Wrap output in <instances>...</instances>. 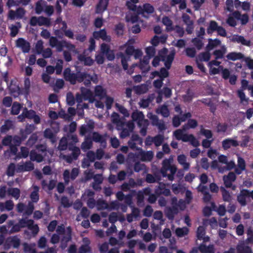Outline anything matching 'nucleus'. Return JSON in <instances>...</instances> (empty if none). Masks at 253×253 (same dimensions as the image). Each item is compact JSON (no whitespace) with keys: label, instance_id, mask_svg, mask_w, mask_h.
<instances>
[{"label":"nucleus","instance_id":"f257e3e1","mask_svg":"<svg viewBox=\"0 0 253 253\" xmlns=\"http://www.w3.org/2000/svg\"><path fill=\"white\" fill-rule=\"evenodd\" d=\"M82 73L81 71H77L76 73L72 72L70 68L67 67L63 71V76L65 80L71 84H75L82 80Z\"/></svg>","mask_w":253,"mask_h":253},{"label":"nucleus","instance_id":"f03ea898","mask_svg":"<svg viewBox=\"0 0 253 253\" xmlns=\"http://www.w3.org/2000/svg\"><path fill=\"white\" fill-rule=\"evenodd\" d=\"M236 179V174L233 172H229L228 175H224L223 177L224 184L226 188H231L232 190H235L236 186L232 184Z\"/></svg>","mask_w":253,"mask_h":253},{"label":"nucleus","instance_id":"7ed1b4c3","mask_svg":"<svg viewBox=\"0 0 253 253\" xmlns=\"http://www.w3.org/2000/svg\"><path fill=\"white\" fill-rule=\"evenodd\" d=\"M79 169L78 168H73L71 173L69 170L65 169L63 173V177L64 182L66 184H68L70 181V178L71 180H75L79 175Z\"/></svg>","mask_w":253,"mask_h":253},{"label":"nucleus","instance_id":"20e7f679","mask_svg":"<svg viewBox=\"0 0 253 253\" xmlns=\"http://www.w3.org/2000/svg\"><path fill=\"white\" fill-rule=\"evenodd\" d=\"M8 89H9L10 94L15 97L21 94V89L17 84L15 79L11 80L9 84H8Z\"/></svg>","mask_w":253,"mask_h":253},{"label":"nucleus","instance_id":"39448f33","mask_svg":"<svg viewBox=\"0 0 253 253\" xmlns=\"http://www.w3.org/2000/svg\"><path fill=\"white\" fill-rule=\"evenodd\" d=\"M15 45L17 47L20 48L24 53H29L31 49L30 43L23 38H19L16 41Z\"/></svg>","mask_w":253,"mask_h":253},{"label":"nucleus","instance_id":"423d86ee","mask_svg":"<svg viewBox=\"0 0 253 253\" xmlns=\"http://www.w3.org/2000/svg\"><path fill=\"white\" fill-rule=\"evenodd\" d=\"M20 245V240L16 236L9 237L7 238L5 241L4 247L6 249H8L12 246L13 248L17 249Z\"/></svg>","mask_w":253,"mask_h":253},{"label":"nucleus","instance_id":"0eeeda50","mask_svg":"<svg viewBox=\"0 0 253 253\" xmlns=\"http://www.w3.org/2000/svg\"><path fill=\"white\" fill-rule=\"evenodd\" d=\"M26 13V11L22 7H19L15 11L9 10L8 13V18L10 20L15 18L22 19Z\"/></svg>","mask_w":253,"mask_h":253},{"label":"nucleus","instance_id":"6e6552de","mask_svg":"<svg viewBox=\"0 0 253 253\" xmlns=\"http://www.w3.org/2000/svg\"><path fill=\"white\" fill-rule=\"evenodd\" d=\"M249 190L242 189L237 196V200L242 206H245L247 204L246 198H249Z\"/></svg>","mask_w":253,"mask_h":253},{"label":"nucleus","instance_id":"1a4fd4ad","mask_svg":"<svg viewBox=\"0 0 253 253\" xmlns=\"http://www.w3.org/2000/svg\"><path fill=\"white\" fill-rule=\"evenodd\" d=\"M131 118L134 121H137L138 127H141L143 123L147 122V120L144 119V116L142 112L135 111L131 115Z\"/></svg>","mask_w":253,"mask_h":253},{"label":"nucleus","instance_id":"9d476101","mask_svg":"<svg viewBox=\"0 0 253 253\" xmlns=\"http://www.w3.org/2000/svg\"><path fill=\"white\" fill-rule=\"evenodd\" d=\"M173 158L170 157L169 159H165L162 162V167L161 169V173L163 177H167V171L172 166L171 164Z\"/></svg>","mask_w":253,"mask_h":253},{"label":"nucleus","instance_id":"9b49d317","mask_svg":"<svg viewBox=\"0 0 253 253\" xmlns=\"http://www.w3.org/2000/svg\"><path fill=\"white\" fill-rule=\"evenodd\" d=\"M154 8L149 3H145L143 5V6H138V14H141L144 17H147L145 15V13L148 14H152L154 12Z\"/></svg>","mask_w":253,"mask_h":253},{"label":"nucleus","instance_id":"f8f14e48","mask_svg":"<svg viewBox=\"0 0 253 253\" xmlns=\"http://www.w3.org/2000/svg\"><path fill=\"white\" fill-rule=\"evenodd\" d=\"M93 37L95 39L102 40L103 41L109 42L111 38L107 35L106 31L105 29H100L99 31H94L93 33Z\"/></svg>","mask_w":253,"mask_h":253},{"label":"nucleus","instance_id":"ddd939ff","mask_svg":"<svg viewBox=\"0 0 253 253\" xmlns=\"http://www.w3.org/2000/svg\"><path fill=\"white\" fill-rule=\"evenodd\" d=\"M81 92L83 95L84 100H88L90 103H93L95 100L93 93L89 89L82 87Z\"/></svg>","mask_w":253,"mask_h":253},{"label":"nucleus","instance_id":"4468645a","mask_svg":"<svg viewBox=\"0 0 253 253\" xmlns=\"http://www.w3.org/2000/svg\"><path fill=\"white\" fill-rule=\"evenodd\" d=\"M106 134L102 135L97 132H94L92 133V141L96 143H99L103 147H105L106 145Z\"/></svg>","mask_w":253,"mask_h":253},{"label":"nucleus","instance_id":"2eb2a0df","mask_svg":"<svg viewBox=\"0 0 253 253\" xmlns=\"http://www.w3.org/2000/svg\"><path fill=\"white\" fill-rule=\"evenodd\" d=\"M94 128L93 122L88 123L87 125H83L80 127V135L84 136L86 134L91 132Z\"/></svg>","mask_w":253,"mask_h":253},{"label":"nucleus","instance_id":"dca6fc26","mask_svg":"<svg viewBox=\"0 0 253 253\" xmlns=\"http://www.w3.org/2000/svg\"><path fill=\"white\" fill-rule=\"evenodd\" d=\"M155 194L157 196L163 194L166 196H169L170 195L171 192L169 189L166 188L165 184H160L158 187L156 189Z\"/></svg>","mask_w":253,"mask_h":253},{"label":"nucleus","instance_id":"f3484780","mask_svg":"<svg viewBox=\"0 0 253 253\" xmlns=\"http://www.w3.org/2000/svg\"><path fill=\"white\" fill-rule=\"evenodd\" d=\"M84 241L85 242V244L81 245L78 250V253H91L92 251L89 244L90 241L88 238H84Z\"/></svg>","mask_w":253,"mask_h":253},{"label":"nucleus","instance_id":"a211bd4d","mask_svg":"<svg viewBox=\"0 0 253 253\" xmlns=\"http://www.w3.org/2000/svg\"><path fill=\"white\" fill-rule=\"evenodd\" d=\"M232 14L235 19L241 21L242 25H246L249 21V16L247 14L241 15L239 11H235Z\"/></svg>","mask_w":253,"mask_h":253},{"label":"nucleus","instance_id":"6ab92c4d","mask_svg":"<svg viewBox=\"0 0 253 253\" xmlns=\"http://www.w3.org/2000/svg\"><path fill=\"white\" fill-rule=\"evenodd\" d=\"M198 249L201 253H215L214 246L212 244L206 246L203 243L198 246Z\"/></svg>","mask_w":253,"mask_h":253},{"label":"nucleus","instance_id":"aec40b11","mask_svg":"<svg viewBox=\"0 0 253 253\" xmlns=\"http://www.w3.org/2000/svg\"><path fill=\"white\" fill-rule=\"evenodd\" d=\"M109 0H99L97 6H96V12L98 14L102 13L107 8Z\"/></svg>","mask_w":253,"mask_h":253},{"label":"nucleus","instance_id":"412c9836","mask_svg":"<svg viewBox=\"0 0 253 253\" xmlns=\"http://www.w3.org/2000/svg\"><path fill=\"white\" fill-rule=\"evenodd\" d=\"M141 152L139 153L140 156V160L144 162L151 161L154 156V153L152 151H143L142 149Z\"/></svg>","mask_w":253,"mask_h":253},{"label":"nucleus","instance_id":"4be33fe9","mask_svg":"<svg viewBox=\"0 0 253 253\" xmlns=\"http://www.w3.org/2000/svg\"><path fill=\"white\" fill-rule=\"evenodd\" d=\"M239 145L237 141L232 139L227 138L222 141V147L224 150H227L231 146L236 147Z\"/></svg>","mask_w":253,"mask_h":253},{"label":"nucleus","instance_id":"5701e85b","mask_svg":"<svg viewBox=\"0 0 253 253\" xmlns=\"http://www.w3.org/2000/svg\"><path fill=\"white\" fill-rule=\"evenodd\" d=\"M67 232L66 235L64 236L61 240V248L62 249H65L67 246V243L72 239V229L71 227L69 226L67 228Z\"/></svg>","mask_w":253,"mask_h":253},{"label":"nucleus","instance_id":"b1692460","mask_svg":"<svg viewBox=\"0 0 253 253\" xmlns=\"http://www.w3.org/2000/svg\"><path fill=\"white\" fill-rule=\"evenodd\" d=\"M175 53L174 51H171L168 56L165 58L164 64L167 69H169L172 63L174 60Z\"/></svg>","mask_w":253,"mask_h":253},{"label":"nucleus","instance_id":"393cba45","mask_svg":"<svg viewBox=\"0 0 253 253\" xmlns=\"http://www.w3.org/2000/svg\"><path fill=\"white\" fill-rule=\"evenodd\" d=\"M30 158L31 161L40 163L43 161V157L41 154H38L36 150H31L30 152Z\"/></svg>","mask_w":253,"mask_h":253},{"label":"nucleus","instance_id":"a878e982","mask_svg":"<svg viewBox=\"0 0 253 253\" xmlns=\"http://www.w3.org/2000/svg\"><path fill=\"white\" fill-rule=\"evenodd\" d=\"M92 141L91 137L88 136L86 137L84 141L82 144V149L84 151L90 149L92 147Z\"/></svg>","mask_w":253,"mask_h":253},{"label":"nucleus","instance_id":"bb28decb","mask_svg":"<svg viewBox=\"0 0 253 253\" xmlns=\"http://www.w3.org/2000/svg\"><path fill=\"white\" fill-rule=\"evenodd\" d=\"M22 107V104L16 101L14 102L11 105L10 114L14 115H18Z\"/></svg>","mask_w":253,"mask_h":253},{"label":"nucleus","instance_id":"cd10ccee","mask_svg":"<svg viewBox=\"0 0 253 253\" xmlns=\"http://www.w3.org/2000/svg\"><path fill=\"white\" fill-rule=\"evenodd\" d=\"M177 161L178 163L183 166L184 169L187 170L189 169L190 164L186 162V156L184 154H181L178 156Z\"/></svg>","mask_w":253,"mask_h":253},{"label":"nucleus","instance_id":"c85d7f7f","mask_svg":"<svg viewBox=\"0 0 253 253\" xmlns=\"http://www.w3.org/2000/svg\"><path fill=\"white\" fill-rule=\"evenodd\" d=\"M69 149L72 151L71 154L73 158H74V160H77L81 154L80 148L75 146H73V144L69 143Z\"/></svg>","mask_w":253,"mask_h":253},{"label":"nucleus","instance_id":"c756f323","mask_svg":"<svg viewBox=\"0 0 253 253\" xmlns=\"http://www.w3.org/2000/svg\"><path fill=\"white\" fill-rule=\"evenodd\" d=\"M221 44V41L219 39H214V40H212V39H209V43L207 46V49L209 51L214 47L218 46Z\"/></svg>","mask_w":253,"mask_h":253},{"label":"nucleus","instance_id":"7c9ffc66","mask_svg":"<svg viewBox=\"0 0 253 253\" xmlns=\"http://www.w3.org/2000/svg\"><path fill=\"white\" fill-rule=\"evenodd\" d=\"M226 57L228 60L235 61L243 59L244 55L241 52H231L227 55Z\"/></svg>","mask_w":253,"mask_h":253},{"label":"nucleus","instance_id":"2f4dec72","mask_svg":"<svg viewBox=\"0 0 253 253\" xmlns=\"http://www.w3.org/2000/svg\"><path fill=\"white\" fill-rule=\"evenodd\" d=\"M7 193L15 199L17 200L20 196V191L17 188H9L7 189Z\"/></svg>","mask_w":253,"mask_h":253},{"label":"nucleus","instance_id":"473e14b6","mask_svg":"<svg viewBox=\"0 0 253 253\" xmlns=\"http://www.w3.org/2000/svg\"><path fill=\"white\" fill-rule=\"evenodd\" d=\"M125 30V24L123 23L119 22L114 27V31L118 37H120L124 35Z\"/></svg>","mask_w":253,"mask_h":253},{"label":"nucleus","instance_id":"72a5a7b5","mask_svg":"<svg viewBox=\"0 0 253 253\" xmlns=\"http://www.w3.org/2000/svg\"><path fill=\"white\" fill-rule=\"evenodd\" d=\"M94 92H95V96L98 97L100 99L104 97L106 94V91L100 85H97V86L95 87Z\"/></svg>","mask_w":253,"mask_h":253},{"label":"nucleus","instance_id":"f704fd0d","mask_svg":"<svg viewBox=\"0 0 253 253\" xmlns=\"http://www.w3.org/2000/svg\"><path fill=\"white\" fill-rule=\"evenodd\" d=\"M39 187L37 186H35L34 187V191L31 193L30 195V197L32 200V202L33 203H37L40 199L39 194Z\"/></svg>","mask_w":253,"mask_h":253},{"label":"nucleus","instance_id":"c9c22d12","mask_svg":"<svg viewBox=\"0 0 253 253\" xmlns=\"http://www.w3.org/2000/svg\"><path fill=\"white\" fill-rule=\"evenodd\" d=\"M81 77L82 80L80 81V83H83L84 81V84L86 85H89L91 84V81L92 80V77L89 74L85 72H82Z\"/></svg>","mask_w":253,"mask_h":253},{"label":"nucleus","instance_id":"e433bc0d","mask_svg":"<svg viewBox=\"0 0 253 253\" xmlns=\"http://www.w3.org/2000/svg\"><path fill=\"white\" fill-rule=\"evenodd\" d=\"M70 143L68 142L67 138L66 137H62L59 141L58 149L60 151H64L66 150L68 146L69 147V143Z\"/></svg>","mask_w":253,"mask_h":253},{"label":"nucleus","instance_id":"4c0bfd02","mask_svg":"<svg viewBox=\"0 0 253 253\" xmlns=\"http://www.w3.org/2000/svg\"><path fill=\"white\" fill-rule=\"evenodd\" d=\"M220 191L222 193L223 200L225 202H231L232 199V195L228 191L223 187H220Z\"/></svg>","mask_w":253,"mask_h":253},{"label":"nucleus","instance_id":"58836bf2","mask_svg":"<svg viewBox=\"0 0 253 253\" xmlns=\"http://www.w3.org/2000/svg\"><path fill=\"white\" fill-rule=\"evenodd\" d=\"M79 59L81 62H84V65L91 66L93 64L94 61L91 57H86L84 55H80Z\"/></svg>","mask_w":253,"mask_h":253},{"label":"nucleus","instance_id":"ea45409f","mask_svg":"<svg viewBox=\"0 0 253 253\" xmlns=\"http://www.w3.org/2000/svg\"><path fill=\"white\" fill-rule=\"evenodd\" d=\"M18 169L21 171H31L34 169V166L31 162L28 161L24 164L19 166Z\"/></svg>","mask_w":253,"mask_h":253},{"label":"nucleus","instance_id":"a19ab883","mask_svg":"<svg viewBox=\"0 0 253 253\" xmlns=\"http://www.w3.org/2000/svg\"><path fill=\"white\" fill-rule=\"evenodd\" d=\"M12 121L9 120H6L4 124L1 126L0 127V131L1 133H6L12 127Z\"/></svg>","mask_w":253,"mask_h":253},{"label":"nucleus","instance_id":"79ce46f5","mask_svg":"<svg viewBox=\"0 0 253 253\" xmlns=\"http://www.w3.org/2000/svg\"><path fill=\"white\" fill-rule=\"evenodd\" d=\"M135 92L138 94H142L146 93L148 90L147 85L141 84L134 87Z\"/></svg>","mask_w":253,"mask_h":253},{"label":"nucleus","instance_id":"37998d69","mask_svg":"<svg viewBox=\"0 0 253 253\" xmlns=\"http://www.w3.org/2000/svg\"><path fill=\"white\" fill-rule=\"evenodd\" d=\"M43 134L44 137L49 139L51 142L54 143L55 141V135L50 128H46L44 131Z\"/></svg>","mask_w":253,"mask_h":253},{"label":"nucleus","instance_id":"c03bdc74","mask_svg":"<svg viewBox=\"0 0 253 253\" xmlns=\"http://www.w3.org/2000/svg\"><path fill=\"white\" fill-rule=\"evenodd\" d=\"M219 26L217 22L214 20H211L207 29V32L210 34L214 31H216Z\"/></svg>","mask_w":253,"mask_h":253},{"label":"nucleus","instance_id":"a18cd8bd","mask_svg":"<svg viewBox=\"0 0 253 253\" xmlns=\"http://www.w3.org/2000/svg\"><path fill=\"white\" fill-rule=\"evenodd\" d=\"M238 253H252V250L248 246L239 245L237 247Z\"/></svg>","mask_w":253,"mask_h":253},{"label":"nucleus","instance_id":"49530a36","mask_svg":"<svg viewBox=\"0 0 253 253\" xmlns=\"http://www.w3.org/2000/svg\"><path fill=\"white\" fill-rule=\"evenodd\" d=\"M169 170H170V173L167 174V177L169 181H172L174 180V176L177 171V168L175 165H172Z\"/></svg>","mask_w":253,"mask_h":253},{"label":"nucleus","instance_id":"de8ad7c7","mask_svg":"<svg viewBox=\"0 0 253 253\" xmlns=\"http://www.w3.org/2000/svg\"><path fill=\"white\" fill-rule=\"evenodd\" d=\"M189 230L187 227L178 228L175 230L176 235L179 237H183L185 235H187L188 233Z\"/></svg>","mask_w":253,"mask_h":253},{"label":"nucleus","instance_id":"09e8293b","mask_svg":"<svg viewBox=\"0 0 253 253\" xmlns=\"http://www.w3.org/2000/svg\"><path fill=\"white\" fill-rule=\"evenodd\" d=\"M38 136L36 133H33L27 142V145L30 147L34 146L38 141Z\"/></svg>","mask_w":253,"mask_h":253},{"label":"nucleus","instance_id":"8fccbe9b","mask_svg":"<svg viewBox=\"0 0 253 253\" xmlns=\"http://www.w3.org/2000/svg\"><path fill=\"white\" fill-rule=\"evenodd\" d=\"M226 52V49L223 47L222 49L215 50L213 51V54L215 56V59H222Z\"/></svg>","mask_w":253,"mask_h":253},{"label":"nucleus","instance_id":"3c124183","mask_svg":"<svg viewBox=\"0 0 253 253\" xmlns=\"http://www.w3.org/2000/svg\"><path fill=\"white\" fill-rule=\"evenodd\" d=\"M152 138L153 143L157 147L161 146L164 141V136L163 135L158 134Z\"/></svg>","mask_w":253,"mask_h":253},{"label":"nucleus","instance_id":"603ef678","mask_svg":"<svg viewBox=\"0 0 253 253\" xmlns=\"http://www.w3.org/2000/svg\"><path fill=\"white\" fill-rule=\"evenodd\" d=\"M63 61L61 59H58L54 67V71L57 75H60L62 71Z\"/></svg>","mask_w":253,"mask_h":253},{"label":"nucleus","instance_id":"864d4df0","mask_svg":"<svg viewBox=\"0 0 253 253\" xmlns=\"http://www.w3.org/2000/svg\"><path fill=\"white\" fill-rule=\"evenodd\" d=\"M205 229L203 226H199L197 230L196 236L198 240H201L203 237L205 236Z\"/></svg>","mask_w":253,"mask_h":253},{"label":"nucleus","instance_id":"5fc2aeb1","mask_svg":"<svg viewBox=\"0 0 253 253\" xmlns=\"http://www.w3.org/2000/svg\"><path fill=\"white\" fill-rule=\"evenodd\" d=\"M192 42L198 50L201 49L204 45L202 41L198 38L192 39Z\"/></svg>","mask_w":253,"mask_h":253},{"label":"nucleus","instance_id":"6e6d98bb","mask_svg":"<svg viewBox=\"0 0 253 253\" xmlns=\"http://www.w3.org/2000/svg\"><path fill=\"white\" fill-rule=\"evenodd\" d=\"M135 4L127 1L126 2V6L129 10L135 12L139 14V7H137Z\"/></svg>","mask_w":253,"mask_h":253},{"label":"nucleus","instance_id":"4d7b16f0","mask_svg":"<svg viewBox=\"0 0 253 253\" xmlns=\"http://www.w3.org/2000/svg\"><path fill=\"white\" fill-rule=\"evenodd\" d=\"M160 92L164 95L166 98H170L172 95V90L170 88L168 87H164Z\"/></svg>","mask_w":253,"mask_h":253},{"label":"nucleus","instance_id":"13d9d810","mask_svg":"<svg viewBox=\"0 0 253 253\" xmlns=\"http://www.w3.org/2000/svg\"><path fill=\"white\" fill-rule=\"evenodd\" d=\"M97 207L98 210H104L108 209V204L106 201L103 200L97 201Z\"/></svg>","mask_w":253,"mask_h":253},{"label":"nucleus","instance_id":"bf43d9fd","mask_svg":"<svg viewBox=\"0 0 253 253\" xmlns=\"http://www.w3.org/2000/svg\"><path fill=\"white\" fill-rule=\"evenodd\" d=\"M39 20V26H49L50 25V19L48 18L43 17V16H40L38 17Z\"/></svg>","mask_w":253,"mask_h":253},{"label":"nucleus","instance_id":"052dcab7","mask_svg":"<svg viewBox=\"0 0 253 253\" xmlns=\"http://www.w3.org/2000/svg\"><path fill=\"white\" fill-rule=\"evenodd\" d=\"M159 113L164 117H168L169 115V111L167 105H164L160 108Z\"/></svg>","mask_w":253,"mask_h":253},{"label":"nucleus","instance_id":"680f3d73","mask_svg":"<svg viewBox=\"0 0 253 253\" xmlns=\"http://www.w3.org/2000/svg\"><path fill=\"white\" fill-rule=\"evenodd\" d=\"M66 101L67 104L69 106H73L75 103V99L73 95V94L71 92H69L66 95Z\"/></svg>","mask_w":253,"mask_h":253},{"label":"nucleus","instance_id":"e2e57ef3","mask_svg":"<svg viewBox=\"0 0 253 253\" xmlns=\"http://www.w3.org/2000/svg\"><path fill=\"white\" fill-rule=\"evenodd\" d=\"M27 137L26 136H22V138L18 136H14L13 138H12V142L13 143V145L16 146H19L21 143L22 140H24Z\"/></svg>","mask_w":253,"mask_h":253},{"label":"nucleus","instance_id":"0e129e2a","mask_svg":"<svg viewBox=\"0 0 253 253\" xmlns=\"http://www.w3.org/2000/svg\"><path fill=\"white\" fill-rule=\"evenodd\" d=\"M168 70L166 67L161 68L159 71V78L164 80L165 78L168 77L169 76Z\"/></svg>","mask_w":253,"mask_h":253},{"label":"nucleus","instance_id":"69168bd1","mask_svg":"<svg viewBox=\"0 0 253 253\" xmlns=\"http://www.w3.org/2000/svg\"><path fill=\"white\" fill-rule=\"evenodd\" d=\"M68 142H70L71 144H73V146L78 142V138L76 135L72 134H68L66 137Z\"/></svg>","mask_w":253,"mask_h":253},{"label":"nucleus","instance_id":"338daca9","mask_svg":"<svg viewBox=\"0 0 253 253\" xmlns=\"http://www.w3.org/2000/svg\"><path fill=\"white\" fill-rule=\"evenodd\" d=\"M23 109L26 118L28 119H32V118L36 113V111L32 109L28 110L26 107H25Z\"/></svg>","mask_w":253,"mask_h":253},{"label":"nucleus","instance_id":"774afa93","mask_svg":"<svg viewBox=\"0 0 253 253\" xmlns=\"http://www.w3.org/2000/svg\"><path fill=\"white\" fill-rule=\"evenodd\" d=\"M247 234L248 238L246 240V243H253V230L251 228L248 229L247 231Z\"/></svg>","mask_w":253,"mask_h":253}]
</instances>
